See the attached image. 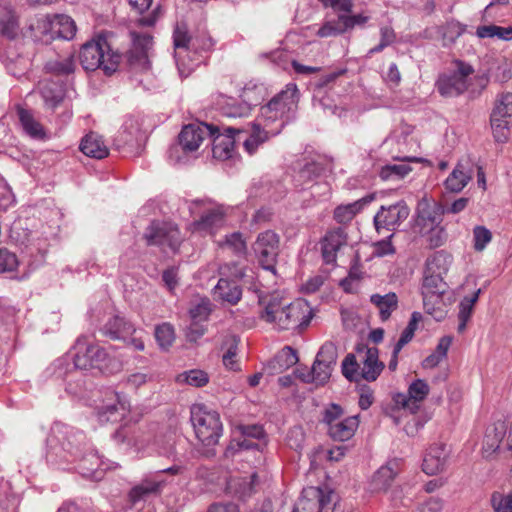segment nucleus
<instances>
[{
  "mask_svg": "<svg viewBox=\"0 0 512 512\" xmlns=\"http://www.w3.org/2000/svg\"><path fill=\"white\" fill-rule=\"evenodd\" d=\"M46 458L51 463L75 462L84 478L100 481L104 477V463L90 447L82 431L64 424H55L46 440Z\"/></svg>",
  "mask_w": 512,
  "mask_h": 512,
  "instance_id": "f257e3e1",
  "label": "nucleus"
},
{
  "mask_svg": "<svg viewBox=\"0 0 512 512\" xmlns=\"http://www.w3.org/2000/svg\"><path fill=\"white\" fill-rule=\"evenodd\" d=\"M258 317L277 332L305 329L313 317L312 308L303 299L288 302L279 291L258 295Z\"/></svg>",
  "mask_w": 512,
  "mask_h": 512,
  "instance_id": "f03ea898",
  "label": "nucleus"
},
{
  "mask_svg": "<svg viewBox=\"0 0 512 512\" xmlns=\"http://www.w3.org/2000/svg\"><path fill=\"white\" fill-rule=\"evenodd\" d=\"M298 101L299 91L296 84L286 85L284 90L260 108V113L254 124L259 125L273 136L279 134L290 114L297 109Z\"/></svg>",
  "mask_w": 512,
  "mask_h": 512,
  "instance_id": "7ed1b4c3",
  "label": "nucleus"
},
{
  "mask_svg": "<svg viewBox=\"0 0 512 512\" xmlns=\"http://www.w3.org/2000/svg\"><path fill=\"white\" fill-rule=\"evenodd\" d=\"M384 369L376 347L358 346L355 354H348L342 362V374L350 381H375Z\"/></svg>",
  "mask_w": 512,
  "mask_h": 512,
  "instance_id": "20e7f679",
  "label": "nucleus"
},
{
  "mask_svg": "<svg viewBox=\"0 0 512 512\" xmlns=\"http://www.w3.org/2000/svg\"><path fill=\"white\" fill-rule=\"evenodd\" d=\"M79 61L87 71L101 68L105 74L111 75L118 69L121 56L111 51L105 38L98 37L83 44L79 52Z\"/></svg>",
  "mask_w": 512,
  "mask_h": 512,
  "instance_id": "39448f33",
  "label": "nucleus"
},
{
  "mask_svg": "<svg viewBox=\"0 0 512 512\" xmlns=\"http://www.w3.org/2000/svg\"><path fill=\"white\" fill-rule=\"evenodd\" d=\"M474 82H477L480 88L483 89L487 79L475 75L474 68L470 64L457 60L453 73L441 75L436 86L442 96L454 97L468 90L474 92Z\"/></svg>",
  "mask_w": 512,
  "mask_h": 512,
  "instance_id": "423d86ee",
  "label": "nucleus"
},
{
  "mask_svg": "<svg viewBox=\"0 0 512 512\" xmlns=\"http://www.w3.org/2000/svg\"><path fill=\"white\" fill-rule=\"evenodd\" d=\"M191 422L196 437L204 446H214L222 436L223 427L219 413L209 410L205 405H193L191 408Z\"/></svg>",
  "mask_w": 512,
  "mask_h": 512,
  "instance_id": "0eeeda50",
  "label": "nucleus"
},
{
  "mask_svg": "<svg viewBox=\"0 0 512 512\" xmlns=\"http://www.w3.org/2000/svg\"><path fill=\"white\" fill-rule=\"evenodd\" d=\"M252 251L264 270L276 273V264L280 253V236L276 232L266 230L259 233L252 244Z\"/></svg>",
  "mask_w": 512,
  "mask_h": 512,
  "instance_id": "6e6552de",
  "label": "nucleus"
},
{
  "mask_svg": "<svg viewBox=\"0 0 512 512\" xmlns=\"http://www.w3.org/2000/svg\"><path fill=\"white\" fill-rule=\"evenodd\" d=\"M144 239L148 246H158L163 251L169 249L173 253L178 250L182 242L177 225L160 221L151 222L144 232Z\"/></svg>",
  "mask_w": 512,
  "mask_h": 512,
  "instance_id": "1a4fd4ad",
  "label": "nucleus"
},
{
  "mask_svg": "<svg viewBox=\"0 0 512 512\" xmlns=\"http://www.w3.org/2000/svg\"><path fill=\"white\" fill-rule=\"evenodd\" d=\"M333 492L320 487H306L295 504L293 512H333Z\"/></svg>",
  "mask_w": 512,
  "mask_h": 512,
  "instance_id": "9d476101",
  "label": "nucleus"
},
{
  "mask_svg": "<svg viewBox=\"0 0 512 512\" xmlns=\"http://www.w3.org/2000/svg\"><path fill=\"white\" fill-rule=\"evenodd\" d=\"M175 59L178 71L182 77H188L198 66V58L192 64H186L189 57V50H196L198 38H191L185 25H177L173 34Z\"/></svg>",
  "mask_w": 512,
  "mask_h": 512,
  "instance_id": "9b49d317",
  "label": "nucleus"
},
{
  "mask_svg": "<svg viewBox=\"0 0 512 512\" xmlns=\"http://www.w3.org/2000/svg\"><path fill=\"white\" fill-rule=\"evenodd\" d=\"M444 214L445 207L442 204L422 199L417 207V216L414 224L415 231L424 236L427 234V231H431V229L441 224Z\"/></svg>",
  "mask_w": 512,
  "mask_h": 512,
  "instance_id": "f8f14e48",
  "label": "nucleus"
},
{
  "mask_svg": "<svg viewBox=\"0 0 512 512\" xmlns=\"http://www.w3.org/2000/svg\"><path fill=\"white\" fill-rule=\"evenodd\" d=\"M409 208L405 202L399 201L388 207L382 206L374 216V225L378 232L381 229L394 231L409 216Z\"/></svg>",
  "mask_w": 512,
  "mask_h": 512,
  "instance_id": "ddd939ff",
  "label": "nucleus"
},
{
  "mask_svg": "<svg viewBox=\"0 0 512 512\" xmlns=\"http://www.w3.org/2000/svg\"><path fill=\"white\" fill-rule=\"evenodd\" d=\"M130 412V403L118 393L97 408L96 416L101 424L121 422Z\"/></svg>",
  "mask_w": 512,
  "mask_h": 512,
  "instance_id": "4468645a",
  "label": "nucleus"
},
{
  "mask_svg": "<svg viewBox=\"0 0 512 512\" xmlns=\"http://www.w3.org/2000/svg\"><path fill=\"white\" fill-rule=\"evenodd\" d=\"M217 131L218 126L203 122L186 125L179 134V144L185 152L196 151L207 133L214 135Z\"/></svg>",
  "mask_w": 512,
  "mask_h": 512,
  "instance_id": "2eb2a0df",
  "label": "nucleus"
},
{
  "mask_svg": "<svg viewBox=\"0 0 512 512\" xmlns=\"http://www.w3.org/2000/svg\"><path fill=\"white\" fill-rule=\"evenodd\" d=\"M240 133L239 129L226 128L223 132L218 131L212 141V155L214 160H231L235 156V135Z\"/></svg>",
  "mask_w": 512,
  "mask_h": 512,
  "instance_id": "dca6fc26",
  "label": "nucleus"
},
{
  "mask_svg": "<svg viewBox=\"0 0 512 512\" xmlns=\"http://www.w3.org/2000/svg\"><path fill=\"white\" fill-rule=\"evenodd\" d=\"M429 385L422 379H416L409 387L407 394H398L395 401L411 413H416L422 402L429 394Z\"/></svg>",
  "mask_w": 512,
  "mask_h": 512,
  "instance_id": "f3484780",
  "label": "nucleus"
},
{
  "mask_svg": "<svg viewBox=\"0 0 512 512\" xmlns=\"http://www.w3.org/2000/svg\"><path fill=\"white\" fill-rule=\"evenodd\" d=\"M347 245V233L344 228L328 231L321 241L322 257L326 264H335L337 252Z\"/></svg>",
  "mask_w": 512,
  "mask_h": 512,
  "instance_id": "a211bd4d",
  "label": "nucleus"
},
{
  "mask_svg": "<svg viewBox=\"0 0 512 512\" xmlns=\"http://www.w3.org/2000/svg\"><path fill=\"white\" fill-rule=\"evenodd\" d=\"M402 460L398 458L388 460L372 476L371 489L373 491H386L401 471Z\"/></svg>",
  "mask_w": 512,
  "mask_h": 512,
  "instance_id": "6ab92c4d",
  "label": "nucleus"
},
{
  "mask_svg": "<svg viewBox=\"0 0 512 512\" xmlns=\"http://www.w3.org/2000/svg\"><path fill=\"white\" fill-rule=\"evenodd\" d=\"M444 292L445 283L443 281V275L425 271L422 284V296L424 310L427 314L435 315L434 310L430 308V302L432 299L439 300Z\"/></svg>",
  "mask_w": 512,
  "mask_h": 512,
  "instance_id": "aec40b11",
  "label": "nucleus"
},
{
  "mask_svg": "<svg viewBox=\"0 0 512 512\" xmlns=\"http://www.w3.org/2000/svg\"><path fill=\"white\" fill-rule=\"evenodd\" d=\"M448 452L445 444L431 445L423 458L422 470L427 475H436L442 472L447 463Z\"/></svg>",
  "mask_w": 512,
  "mask_h": 512,
  "instance_id": "412c9836",
  "label": "nucleus"
},
{
  "mask_svg": "<svg viewBox=\"0 0 512 512\" xmlns=\"http://www.w3.org/2000/svg\"><path fill=\"white\" fill-rule=\"evenodd\" d=\"M502 443H505L506 448L512 451V427H510L507 435H505L504 424L500 423L493 428L487 429L483 442V451L486 456H490L500 448Z\"/></svg>",
  "mask_w": 512,
  "mask_h": 512,
  "instance_id": "4be33fe9",
  "label": "nucleus"
},
{
  "mask_svg": "<svg viewBox=\"0 0 512 512\" xmlns=\"http://www.w3.org/2000/svg\"><path fill=\"white\" fill-rule=\"evenodd\" d=\"M133 48L130 50L128 60L132 66L147 69L149 66L148 51L152 46L150 35H134Z\"/></svg>",
  "mask_w": 512,
  "mask_h": 512,
  "instance_id": "5701e85b",
  "label": "nucleus"
},
{
  "mask_svg": "<svg viewBox=\"0 0 512 512\" xmlns=\"http://www.w3.org/2000/svg\"><path fill=\"white\" fill-rule=\"evenodd\" d=\"M134 332L135 328L133 324L118 315L110 318L102 327L103 335L109 337L112 340L127 341L129 336H131Z\"/></svg>",
  "mask_w": 512,
  "mask_h": 512,
  "instance_id": "b1692460",
  "label": "nucleus"
},
{
  "mask_svg": "<svg viewBox=\"0 0 512 512\" xmlns=\"http://www.w3.org/2000/svg\"><path fill=\"white\" fill-rule=\"evenodd\" d=\"M164 485L165 481L156 476L145 478L130 490L129 499L132 503L146 500L151 495L159 494Z\"/></svg>",
  "mask_w": 512,
  "mask_h": 512,
  "instance_id": "393cba45",
  "label": "nucleus"
},
{
  "mask_svg": "<svg viewBox=\"0 0 512 512\" xmlns=\"http://www.w3.org/2000/svg\"><path fill=\"white\" fill-rule=\"evenodd\" d=\"M79 148L85 156L90 158L102 160L109 156V149L103 138L94 132L83 137Z\"/></svg>",
  "mask_w": 512,
  "mask_h": 512,
  "instance_id": "a878e982",
  "label": "nucleus"
},
{
  "mask_svg": "<svg viewBox=\"0 0 512 512\" xmlns=\"http://www.w3.org/2000/svg\"><path fill=\"white\" fill-rule=\"evenodd\" d=\"M226 212L222 205H217L192 223L194 231L212 232L213 229L220 227L225 219Z\"/></svg>",
  "mask_w": 512,
  "mask_h": 512,
  "instance_id": "bb28decb",
  "label": "nucleus"
},
{
  "mask_svg": "<svg viewBox=\"0 0 512 512\" xmlns=\"http://www.w3.org/2000/svg\"><path fill=\"white\" fill-rule=\"evenodd\" d=\"M358 426V416H349L342 418L336 424L329 427L327 433L333 440L343 442L353 437Z\"/></svg>",
  "mask_w": 512,
  "mask_h": 512,
  "instance_id": "cd10ccee",
  "label": "nucleus"
},
{
  "mask_svg": "<svg viewBox=\"0 0 512 512\" xmlns=\"http://www.w3.org/2000/svg\"><path fill=\"white\" fill-rule=\"evenodd\" d=\"M370 302L379 312L381 321H387L392 313L398 308V296L394 292H389L384 295L375 293L370 296Z\"/></svg>",
  "mask_w": 512,
  "mask_h": 512,
  "instance_id": "c85d7f7f",
  "label": "nucleus"
},
{
  "mask_svg": "<svg viewBox=\"0 0 512 512\" xmlns=\"http://www.w3.org/2000/svg\"><path fill=\"white\" fill-rule=\"evenodd\" d=\"M257 479L256 473L249 477H234L229 480L227 489L235 497L245 500L254 493Z\"/></svg>",
  "mask_w": 512,
  "mask_h": 512,
  "instance_id": "c756f323",
  "label": "nucleus"
},
{
  "mask_svg": "<svg viewBox=\"0 0 512 512\" xmlns=\"http://www.w3.org/2000/svg\"><path fill=\"white\" fill-rule=\"evenodd\" d=\"M214 294L219 299L235 305L241 300L242 289L234 280L220 278L214 288Z\"/></svg>",
  "mask_w": 512,
  "mask_h": 512,
  "instance_id": "7c9ffc66",
  "label": "nucleus"
},
{
  "mask_svg": "<svg viewBox=\"0 0 512 512\" xmlns=\"http://www.w3.org/2000/svg\"><path fill=\"white\" fill-rule=\"evenodd\" d=\"M91 341L86 336H81L76 340V343L73 347V362L74 366L80 370H89L92 369V359H91Z\"/></svg>",
  "mask_w": 512,
  "mask_h": 512,
  "instance_id": "2f4dec72",
  "label": "nucleus"
},
{
  "mask_svg": "<svg viewBox=\"0 0 512 512\" xmlns=\"http://www.w3.org/2000/svg\"><path fill=\"white\" fill-rule=\"evenodd\" d=\"M39 91L44 100L45 106L51 110H54L64 98L62 86L53 81H41L39 83Z\"/></svg>",
  "mask_w": 512,
  "mask_h": 512,
  "instance_id": "473e14b6",
  "label": "nucleus"
},
{
  "mask_svg": "<svg viewBox=\"0 0 512 512\" xmlns=\"http://www.w3.org/2000/svg\"><path fill=\"white\" fill-rule=\"evenodd\" d=\"M372 199V196H366L352 203L337 206L334 210V219L341 224L350 222Z\"/></svg>",
  "mask_w": 512,
  "mask_h": 512,
  "instance_id": "72a5a7b5",
  "label": "nucleus"
},
{
  "mask_svg": "<svg viewBox=\"0 0 512 512\" xmlns=\"http://www.w3.org/2000/svg\"><path fill=\"white\" fill-rule=\"evenodd\" d=\"M19 31L18 16L11 7L6 4L0 8V34L8 38H14Z\"/></svg>",
  "mask_w": 512,
  "mask_h": 512,
  "instance_id": "f704fd0d",
  "label": "nucleus"
},
{
  "mask_svg": "<svg viewBox=\"0 0 512 512\" xmlns=\"http://www.w3.org/2000/svg\"><path fill=\"white\" fill-rule=\"evenodd\" d=\"M18 117L25 133L34 139H44L46 136L42 124L34 116L23 108L18 109Z\"/></svg>",
  "mask_w": 512,
  "mask_h": 512,
  "instance_id": "c9c22d12",
  "label": "nucleus"
},
{
  "mask_svg": "<svg viewBox=\"0 0 512 512\" xmlns=\"http://www.w3.org/2000/svg\"><path fill=\"white\" fill-rule=\"evenodd\" d=\"M481 289H478L471 296H465L459 303L458 319L459 324L457 330L459 333H463L466 329L467 323L470 320L474 305L479 299Z\"/></svg>",
  "mask_w": 512,
  "mask_h": 512,
  "instance_id": "e433bc0d",
  "label": "nucleus"
},
{
  "mask_svg": "<svg viewBox=\"0 0 512 512\" xmlns=\"http://www.w3.org/2000/svg\"><path fill=\"white\" fill-rule=\"evenodd\" d=\"M451 263V255L444 250H440L427 258L425 271H428V273H436L444 276L448 272Z\"/></svg>",
  "mask_w": 512,
  "mask_h": 512,
  "instance_id": "4c0bfd02",
  "label": "nucleus"
},
{
  "mask_svg": "<svg viewBox=\"0 0 512 512\" xmlns=\"http://www.w3.org/2000/svg\"><path fill=\"white\" fill-rule=\"evenodd\" d=\"M470 179V173L459 163L447 177L445 181L446 189L451 192H460L468 184Z\"/></svg>",
  "mask_w": 512,
  "mask_h": 512,
  "instance_id": "58836bf2",
  "label": "nucleus"
},
{
  "mask_svg": "<svg viewBox=\"0 0 512 512\" xmlns=\"http://www.w3.org/2000/svg\"><path fill=\"white\" fill-rule=\"evenodd\" d=\"M476 36L480 39L497 38L503 41L512 40V26L502 27L494 24L479 26L476 29Z\"/></svg>",
  "mask_w": 512,
  "mask_h": 512,
  "instance_id": "ea45409f",
  "label": "nucleus"
},
{
  "mask_svg": "<svg viewBox=\"0 0 512 512\" xmlns=\"http://www.w3.org/2000/svg\"><path fill=\"white\" fill-rule=\"evenodd\" d=\"M46 70L56 75H68L75 70L73 55L59 56L46 63Z\"/></svg>",
  "mask_w": 512,
  "mask_h": 512,
  "instance_id": "a19ab883",
  "label": "nucleus"
},
{
  "mask_svg": "<svg viewBox=\"0 0 512 512\" xmlns=\"http://www.w3.org/2000/svg\"><path fill=\"white\" fill-rule=\"evenodd\" d=\"M337 347L332 342H325L319 349L315 361L316 366L323 364V366L334 369L337 362Z\"/></svg>",
  "mask_w": 512,
  "mask_h": 512,
  "instance_id": "79ce46f5",
  "label": "nucleus"
},
{
  "mask_svg": "<svg viewBox=\"0 0 512 512\" xmlns=\"http://www.w3.org/2000/svg\"><path fill=\"white\" fill-rule=\"evenodd\" d=\"M347 30L344 24L343 14H340L337 19L326 21L317 31V36L321 38L334 37L345 33Z\"/></svg>",
  "mask_w": 512,
  "mask_h": 512,
  "instance_id": "37998d69",
  "label": "nucleus"
},
{
  "mask_svg": "<svg viewBox=\"0 0 512 512\" xmlns=\"http://www.w3.org/2000/svg\"><path fill=\"white\" fill-rule=\"evenodd\" d=\"M411 171V167L406 164L386 165L381 168L379 176L384 181H400Z\"/></svg>",
  "mask_w": 512,
  "mask_h": 512,
  "instance_id": "c03bdc74",
  "label": "nucleus"
},
{
  "mask_svg": "<svg viewBox=\"0 0 512 512\" xmlns=\"http://www.w3.org/2000/svg\"><path fill=\"white\" fill-rule=\"evenodd\" d=\"M511 123L512 120L509 119L490 117L492 134L496 142L505 143L508 141Z\"/></svg>",
  "mask_w": 512,
  "mask_h": 512,
  "instance_id": "a18cd8bd",
  "label": "nucleus"
},
{
  "mask_svg": "<svg viewBox=\"0 0 512 512\" xmlns=\"http://www.w3.org/2000/svg\"><path fill=\"white\" fill-rule=\"evenodd\" d=\"M491 116L512 120V93H503L497 98Z\"/></svg>",
  "mask_w": 512,
  "mask_h": 512,
  "instance_id": "49530a36",
  "label": "nucleus"
},
{
  "mask_svg": "<svg viewBox=\"0 0 512 512\" xmlns=\"http://www.w3.org/2000/svg\"><path fill=\"white\" fill-rule=\"evenodd\" d=\"M270 136L272 135L268 133V131L253 123L252 134L244 142L245 150L249 155H252L257 150L258 146L268 140Z\"/></svg>",
  "mask_w": 512,
  "mask_h": 512,
  "instance_id": "de8ad7c7",
  "label": "nucleus"
},
{
  "mask_svg": "<svg viewBox=\"0 0 512 512\" xmlns=\"http://www.w3.org/2000/svg\"><path fill=\"white\" fill-rule=\"evenodd\" d=\"M298 362L296 351L290 347L285 346L273 359L272 365L274 368L278 366L280 370L288 369Z\"/></svg>",
  "mask_w": 512,
  "mask_h": 512,
  "instance_id": "09e8293b",
  "label": "nucleus"
},
{
  "mask_svg": "<svg viewBox=\"0 0 512 512\" xmlns=\"http://www.w3.org/2000/svg\"><path fill=\"white\" fill-rule=\"evenodd\" d=\"M222 245L229 248L237 256H244L247 251L246 242L240 232H233L226 235Z\"/></svg>",
  "mask_w": 512,
  "mask_h": 512,
  "instance_id": "8fccbe9b",
  "label": "nucleus"
},
{
  "mask_svg": "<svg viewBox=\"0 0 512 512\" xmlns=\"http://www.w3.org/2000/svg\"><path fill=\"white\" fill-rule=\"evenodd\" d=\"M155 338L158 345L166 349L172 345L175 335L172 325L169 323H163L155 328Z\"/></svg>",
  "mask_w": 512,
  "mask_h": 512,
  "instance_id": "3c124183",
  "label": "nucleus"
},
{
  "mask_svg": "<svg viewBox=\"0 0 512 512\" xmlns=\"http://www.w3.org/2000/svg\"><path fill=\"white\" fill-rule=\"evenodd\" d=\"M211 306L212 304L209 299H201L199 303L191 307V309L189 310L191 320L194 322L201 323L206 321L212 311Z\"/></svg>",
  "mask_w": 512,
  "mask_h": 512,
  "instance_id": "603ef678",
  "label": "nucleus"
},
{
  "mask_svg": "<svg viewBox=\"0 0 512 512\" xmlns=\"http://www.w3.org/2000/svg\"><path fill=\"white\" fill-rule=\"evenodd\" d=\"M113 439L118 445H125L127 448H136L140 449L143 445L139 444L136 440L134 433H132L131 429L124 426L118 429L113 434Z\"/></svg>",
  "mask_w": 512,
  "mask_h": 512,
  "instance_id": "864d4df0",
  "label": "nucleus"
},
{
  "mask_svg": "<svg viewBox=\"0 0 512 512\" xmlns=\"http://www.w3.org/2000/svg\"><path fill=\"white\" fill-rule=\"evenodd\" d=\"M76 34V24L74 20L67 15L58 16V38L70 40Z\"/></svg>",
  "mask_w": 512,
  "mask_h": 512,
  "instance_id": "5fc2aeb1",
  "label": "nucleus"
},
{
  "mask_svg": "<svg viewBox=\"0 0 512 512\" xmlns=\"http://www.w3.org/2000/svg\"><path fill=\"white\" fill-rule=\"evenodd\" d=\"M179 377L183 378L184 382L193 387H203L209 382L208 374L200 369L185 371Z\"/></svg>",
  "mask_w": 512,
  "mask_h": 512,
  "instance_id": "6e6d98bb",
  "label": "nucleus"
},
{
  "mask_svg": "<svg viewBox=\"0 0 512 512\" xmlns=\"http://www.w3.org/2000/svg\"><path fill=\"white\" fill-rule=\"evenodd\" d=\"M18 265L19 261L15 253L7 248H0V274L14 272Z\"/></svg>",
  "mask_w": 512,
  "mask_h": 512,
  "instance_id": "4d7b16f0",
  "label": "nucleus"
},
{
  "mask_svg": "<svg viewBox=\"0 0 512 512\" xmlns=\"http://www.w3.org/2000/svg\"><path fill=\"white\" fill-rule=\"evenodd\" d=\"M343 415V408L336 403H331L323 411L322 422L327 426L328 430L329 427L340 421L343 418Z\"/></svg>",
  "mask_w": 512,
  "mask_h": 512,
  "instance_id": "13d9d810",
  "label": "nucleus"
},
{
  "mask_svg": "<svg viewBox=\"0 0 512 512\" xmlns=\"http://www.w3.org/2000/svg\"><path fill=\"white\" fill-rule=\"evenodd\" d=\"M16 202L15 195L6 180L0 175V209L6 210Z\"/></svg>",
  "mask_w": 512,
  "mask_h": 512,
  "instance_id": "bf43d9fd",
  "label": "nucleus"
},
{
  "mask_svg": "<svg viewBox=\"0 0 512 512\" xmlns=\"http://www.w3.org/2000/svg\"><path fill=\"white\" fill-rule=\"evenodd\" d=\"M491 504L495 512H512V493H494L491 497Z\"/></svg>",
  "mask_w": 512,
  "mask_h": 512,
  "instance_id": "052dcab7",
  "label": "nucleus"
},
{
  "mask_svg": "<svg viewBox=\"0 0 512 512\" xmlns=\"http://www.w3.org/2000/svg\"><path fill=\"white\" fill-rule=\"evenodd\" d=\"M423 237H426V241L430 248H438L446 242L447 234L445 229L440 224L431 229V231H427V234H425Z\"/></svg>",
  "mask_w": 512,
  "mask_h": 512,
  "instance_id": "680f3d73",
  "label": "nucleus"
},
{
  "mask_svg": "<svg viewBox=\"0 0 512 512\" xmlns=\"http://www.w3.org/2000/svg\"><path fill=\"white\" fill-rule=\"evenodd\" d=\"M473 236L474 248L477 251H482L492 239L491 232L484 226H476L473 230Z\"/></svg>",
  "mask_w": 512,
  "mask_h": 512,
  "instance_id": "e2e57ef3",
  "label": "nucleus"
},
{
  "mask_svg": "<svg viewBox=\"0 0 512 512\" xmlns=\"http://www.w3.org/2000/svg\"><path fill=\"white\" fill-rule=\"evenodd\" d=\"M380 36V43L369 51L370 54L382 51L385 47L394 43L396 39V34L393 28L389 26H383L380 28Z\"/></svg>",
  "mask_w": 512,
  "mask_h": 512,
  "instance_id": "0e129e2a",
  "label": "nucleus"
},
{
  "mask_svg": "<svg viewBox=\"0 0 512 512\" xmlns=\"http://www.w3.org/2000/svg\"><path fill=\"white\" fill-rule=\"evenodd\" d=\"M237 345L238 342L235 338L232 339L227 351L223 354L222 360L223 364L226 368L230 370H238V363L236 361V353H237Z\"/></svg>",
  "mask_w": 512,
  "mask_h": 512,
  "instance_id": "69168bd1",
  "label": "nucleus"
},
{
  "mask_svg": "<svg viewBox=\"0 0 512 512\" xmlns=\"http://www.w3.org/2000/svg\"><path fill=\"white\" fill-rule=\"evenodd\" d=\"M91 359H92V369L97 368L101 369L103 366V363L108 359V353L106 350L99 346L98 344H95L91 341Z\"/></svg>",
  "mask_w": 512,
  "mask_h": 512,
  "instance_id": "338daca9",
  "label": "nucleus"
},
{
  "mask_svg": "<svg viewBox=\"0 0 512 512\" xmlns=\"http://www.w3.org/2000/svg\"><path fill=\"white\" fill-rule=\"evenodd\" d=\"M251 112V106L246 102L231 104L227 107L226 115L233 118L247 117Z\"/></svg>",
  "mask_w": 512,
  "mask_h": 512,
  "instance_id": "774afa93",
  "label": "nucleus"
}]
</instances>
